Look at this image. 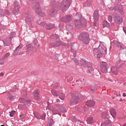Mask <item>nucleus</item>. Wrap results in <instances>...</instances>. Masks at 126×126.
Instances as JSON below:
<instances>
[{
  "instance_id": "1",
  "label": "nucleus",
  "mask_w": 126,
  "mask_h": 126,
  "mask_svg": "<svg viewBox=\"0 0 126 126\" xmlns=\"http://www.w3.org/2000/svg\"><path fill=\"white\" fill-rule=\"evenodd\" d=\"M94 53L96 55L97 57L100 59V58H102L103 55L107 54V48L103 44H100L98 48H95L94 49Z\"/></svg>"
},
{
  "instance_id": "2",
  "label": "nucleus",
  "mask_w": 126,
  "mask_h": 126,
  "mask_svg": "<svg viewBox=\"0 0 126 126\" xmlns=\"http://www.w3.org/2000/svg\"><path fill=\"white\" fill-rule=\"evenodd\" d=\"M84 100V96L79 93H75L72 95V99L70 101V104L72 106L75 105L81 101Z\"/></svg>"
},
{
  "instance_id": "3",
  "label": "nucleus",
  "mask_w": 126,
  "mask_h": 126,
  "mask_svg": "<svg viewBox=\"0 0 126 126\" xmlns=\"http://www.w3.org/2000/svg\"><path fill=\"white\" fill-rule=\"evenodd\" d=\"M71 3V0H64L60 4V9L61 10H66Z\"/></svg>"
},
{
  "instance_id": "4",
  "label": "nucleus",
  "mask_w": 126,
  "mask_h": 126,
  "mask_svg": "<svg viewBox=\"0 0 126 126\" xmlns=\"http://www.w3.org/2000/svg\"><path fill=\"white\" fill-rule=\"evenodd\" d=\"M75 24L77 28H81V27H85L87 23L86 20L84 18H81L80 20H75Z\"/></svg>"
},
{
  "instance_id": "5",
  "label": "nucleus",
  "mask_w": 126,
  "mask_h": 126,
  "mask_svg": "<svg viewBox=\"0 0 126 126\" xmlns=\"http://www.w3.org/2000/svg\"><path fill=\"white\" fill-rule=\"evenodd\" d=\"M79 40L83 42L84 44H86L87 45L88 44H89V41H90L89 34H88V33L86 32L82 33L79 35Z\"/></svg>"
},
{
  "instance_id": "6",
  "label": "nucleus",
  "mask_w": 126,
  "mask_h": 126,
  "mask_svg": "<svg viewBox=\"0 0 126 126\" xmlns=\"http://www.w3.org/2000/svg\"><path fill=\"white\" fill-rule=\"evenodd\" d=\"M51 39H55V40H57L56 43H51V47H59V46H61L62 44V42L60 41V36H59L57 34H54L51 36Z\"/></svg>"
},
{
  "instance_id": "7",
  "label": "nucleus",
  "mask_w": 126,
  "mask_h": 126,
  "mask_svg": "<svg viewBox=\"0 0 126 126\" xmlns=\"http://www.w3.org/2000/svg\"><path fill=\"white\" fill-rule=\"evenodd\" d=\"M101 118L102 119H104L105 120H106V122H104V124H102V126H106V125H105V123H106V124H107V125H111V124H110V121H109V113H108V112H103L101 114Z\"/></svg>"
},
{
  "instance_id": "8",
  "label": "nucleus",
  "mask_w": 126,
  "mask_h": 126,
  "mask_svg": "<svg viewBox=\"0 0 126 126\" xmlns=\"http://www.w3.org/2000/svg\"><path fill=\"white\" fill-rule=\"evenodd\" d=\"M40 26L44 27L47 30H51V29H53L55 27L52 24H47L45 22L41 23Z\"/></svg>"
},
{
  "instance_id": "9",
  "label": "nucleus",
  "mask_w": 126,
  "mask_h": 126,
  "mask_svg": "<svg viewBox=\"0 0 126 126\" xmlns=\"http://www.w3.org/2000/svg\"><path fill=\"white\" fill-rule=\"evenodd\" d=\"M110 10H111L112 11L114 10H116V11H118L120 14H124V8H123V6H117L116 7H111L109 8Z\"/></svg>"
},
{
  "instance_id": "10",
  "label": "nucleus",
  "mask_w": 126,
  "mask_h": 126,
  "mask_svg": "<svg viewBox=\"0 0 126 126\" xmlns=\"http://www.w3.org/2000/svg\"><path fill=\"white\" fill-rule=\"evenodd\" d=\"M114 20L117 24H121L123 21V16L122 15L117 16L114 17Z\"/></svg>"
},
{
  "instance_id": "11",
  "label": "nucleus",
  "mask_w": 126,
  "mask_h": 126,
  "mask_svg": "<svg viewBox=\"0 0 126 126\" xmlns=\"http://www.w3.org/2000/svg\"><path fill=\"white\" fill-rule=\"evenodd\" d=\"M108 64L106 63L102 62L101 65V70L102 72H103V73H106L107 71H108V67L107 66Z\"/></svg>"
},
{
  "instance_id": "12",
  "label": "nucleus",
  "mask_w": 126,
  "mask_h": 126,
  "mask_svg": "<svg viewBox=\"0 0 126 126\" xmlns=\"http://www.w3.org/2000/svg\"><path fill=\"white\" fill-rule=\"evenodd\" d=\"M15 35H16L15 32L11 33L10 35L9 36V37L4 40L3 41L4 45L5 44V43H10V41H11V39L12 38H14Z\"/></svg>"
},
{
  "instance_id": "13",
  "label": "nucleus",
  "mask_w": 126,
  "mask_h": 126,
  "mask_svg": "<svg viewBox=\"0 0 126 126\" xmlns=\"http://www.w3.org/2000/svg\"><path fill=\"white\" fill-rule=\"evenodd\" d=\"M15 35H16L15 32L11 33L10 35L9 36V37L4 40L3 41L4 45L5 44V43H10V41H11V39L12 38H14Z\"/></svg>"
},
{
  "instance_id": "14",
  "label": "nucleus",
  "mask_w": 126,
  "mask_h": 126,
  "mask_svg": "<svg viewBox=\"0 0 126 126\" xmlns=\"http://www.w3.org/2000/svg\"><path fill=\"white\" fill-rule=\"evenodd\" d=\"M71 20H72V18L70 15L64 16L61 19V21L62 22H69Z\"/></svg>"
},
{
  "instance_id": "15",
  "label": "nucleus",
  "mask_w": 126,
  "mask_h": 126,
  "mask_svg": "<svg viewBox=\"0 0 126 126\" xmlns=\"http://www.w3.org/2000/svg\"><path fill=\"white\" fill-rule=\"evenodd\" d=\"M113 44L114 46H116V47H119L120 50H124L125 49V45L122 43L119 42L117 40L113 41Z\"/></svg>"
},
{
  "instance_id": "16",
  "label": "nucleus",
  "mask_w": 126,
  "mask_h": 126,
  "mask_svg": "<svg viewBox=\"0 0 126 126\" xmlns=\"http://www.w3.org/2000/svg\"><path fill=\"white\" fill-rule=\"evenodd\" d=\"M26 21L29 26L30 28H33V25H32L31 16H29L26 18Z\"/></svg>"
},
{
  "instance_id": "17",
  "label": "nucleus",
  "mask_w": 126,
  "mask_h": 126,
  "mask_svg": "<svg viewBox=\"0 0 126 126\" xmlns=\"http://www.w3.org/2000/svg\"><path fill=\"white\" fill-rule=\"evenodd\" d=\"M94 19L95 21H98L99 20V10H96L94 13Z\"/></svg>"
},
{
  "instance_id": "18",
  "label": "nucleus",
  "mask_w": 126,
  "mask_h": 126,
  "mask_svg": "<svg viewBox=\"0 0 126 126\" xmlns=\"http://www.w3.org/2000/svg\"><path fill=\"white\" fill-rule=\"evenodd\" d=\"M35 11L37 14H40L41 15L42 14V9H41V7H40V4H36Z\"/></svg>"
},
{
  "instance_id": "19",
  "label": "nucleus",
  "mask_w": 126,
  "mask_h": 126,
  "mask_svg": "<svg viewBox=\"0 0 126 126\" xmlns=\"http://www.w3.org/2000/svg\"><path fill=\"white\" fill-rule=\"evenodd\" d=\"M14 4V9L13 11L14 13H16V12L19 11V3L17 1H15Z\"/></svg>"
},
{
  "instance_id": "20",
  "label": "nucleus",
  "mask_w": 126,
  "mask_h": 126,
  "mask_svg": "<svg viewBox=\"0 0 126 126\" xmlns=\"http://www.w3.org/2000/svg\"><path fill=\"white\" fill-rule=\"evenodd\" d=\"M81 63H82V64L84 65V66H88V67H91V66H92L91 63L82 60V61H81Z\"/></svg>"
},
{
  "instance_id": "21",
  "label": "nucleus",
  "mask_w": 126,
  "mask_h": 126,
  "mask_svg": "<svg viewBox=\"0 0 126 126\" xmlns=\"http://www.w3.org/2000/svg\"><path fill=\"white\" fill-rule=\"evenodd\" d=\"M124 64V63H123V61L121 60H118L116 62V63L115 65L116 67L117 68H120V67Z\"/></svg>"
},
{
  "instance_id": "22",
  "label": "nucleus",
  "mask_w": 126,
  "mask_h": 126,
  "mask_svg": "<svg viewBox=\"0 0 126 126\" xmlns=\"http://www.w3.org/2000/svg\"><path fill=\"white\" fill-rule=\"evenodd\" d=\"M86 106L89 107H93L95 105V101L93 100H89L86 102Z\"/></svg>"
},
{
  "instance_id": "23",
  "label": "nucleus",
  "mask_w": 126,
  "mask_h": 126,
  "mask_svg": "<svg viewBox=\"0 0 126 126\" xmlns=\"http://www.w3.org/2000/svg\"><path fill=\"white\" fill-rule=\"evenodd\" d=\"M110 113L113 118H116L117 113L116 112V110L115 109L112 108L111 109H110Z\"/></svg>"
},
{
  "instance_id": "24",
  "label": "nucleus",
  "mask_w": 126,
  "mask_h": 126,
  "mask_svg": "<svg viewBox=\"0 0 126 126\" xmlns=\"http://www.w3.org/2000/svg\"><path fill=\"white\" fill-rule=\"evenodd\" d=\"M36 118L38 120H44L46 118V114H43L42 116H40V114L36 115Z\"/></svg>"
},
{
  "instance_id": "25",
  "label": "nucleus",
  "mask_w": 126,
  "mask_h": 126,
  "mask_svg": "<svg viewBox=\"0 0 126 126\" xmlns=\"http://www.w3.org/2000/svg\"><path fill=\"white\" fill-rule=\"evenodd\" d=\"M118 69L117 67L115 68V67H112L111 68V71H112L113 73L114 74H118L119 73V71L118 70Z\"/></svg>"
},
{
  "instance_id": "26",
  "label": "nucleus",
  "mask_w": 126,
  "mask_h": 126,
  "mask_svg": "<svg viewBox=\"0 0 126 126\" xmlns=\"http://www.w3.org/2000/svg\"><path fill=\"white\" fill-rule=\"evenodd\" d=\"M27 50L28 52H30V51H33L34 48L33 47V46H32L31 44H29L28 45H27Z\"/></svg>"
},
{
  "instance_id": "27",
  "label": "nucleus",
  "mask_w": 126,
  "mask_h": 126,
  "mask_svg": "<svg viewBox=\"0 0 126 126\" xmlns=\"http://www.w3.org/2000/svg\"><path fill=\"white\" fill-rule=\"evenodd\" d=\"M57 107L59 108V110L61 111V112H63V113H66V110L63 108L62 106L57 105Z\"/></svg>"
},
{
  "instance_id": "28",
  "label": "nucleus",
  "mask_w": 126,
  "mask_h": 126,
  "mask_svg": "<svg viewBox=\"0 0 126 126\" xmlns=\"http://www.w3.org/2000/svg\"><path fill=\"white\" fill-rule=\"evenodd\" d=\"M110 23H108L107 21H104L103 22V28H105V27H110Z\"/></svg>"
},
{
  "instance_id": "29",
  "label": "nucleus",
  "mask_w": 126,
  "mask_h": 126,
  "mask_svg": "<svg viewBox=\"0 0 126 126\" xmlns=\"http://www.w3.org/2000/svg\"><path fill=\"white\" fill-rule=\"evenodd\" d=\"M51 93L53 94V95H54V96H56V97H58V96H59V94H60V92H57L54 90H52L51 91Z\"/></svg>"
},
{
  "instance_id": "30",
  "label": "nucleus",
  "mask_w": 126,
  "mask_h": 126,
  "mask_svg": "<svg viewBox=\"0 0 126 126\" xmlns=\"http://www.w3.org/2000/svg\"><path fill=\"white\" fill-rule=\"evenodd\" d=\"M58 96L61 100H64V98H65V95L63 93H59Z\"/></svg>"
},
{
  "instance_id": "31",
  "label": "nucleus",
  "mask_w": 126,
  "mask_h": 126,
  "mask_svg": "<svg viewBox=\"0 0 126 126\" xmlns=\"http://www.w3.org/2000/svg\"><path fill=\"white\" fill-rule=\"evenodd\" d=\"M20 102H21V103H29V104H30V101L29 100H26L25 99L23 98H21L20 99Z\"/></svg>"
},
{
  "instance_id": "32",
  "label": "nucleus",
  "mask_w": 126,
  "mask_h": 126,
  "mask_svg": "<svg viewBox=\"0 0 126 126\" xmlns=\"http://www.w3.org/2000/svg\"><path fill=\"white\" fill-rule=\"evenodd\" d=\"M88 123H89L90 124H93L94 123V120H93V117H89L87 119Z\"/></svg>"
},
{
  "instance_id": "33",
  "label": "nucleus",
  "mask_w": 126,
  "mask_h": 126,
  "mask_svg": "<svg viewBox=\"0 0 126 126\" xmlns=\"http://www.w3.org/2000/svg\"><path fill=\"white\" fill-rule=\"evenodd\" d=\"M55 12H56V10L55 9H51L49 11V15H53Z\"/></svg>"
},
{
  "instance_id": "34",
  "label": "nucleus",
  "mask_w": 126,
  "mask_h": 126,
  "mask_svg": "<svg viewBox=\"0 0 126 126\" xmlns=\"http://www.w3.org/2000/svg\"><path fill=\"white\" fill-rule=\"evenodd\" d=\"M91 4V3L90 2V1L87 0V1L84 4V5L85 6H89Z\"/></svg>"
},
{
  "instance_id": "35",
  "label": "nucleus",
  "mask_w": 126,
  "mask_h": 126,
  "mask_svg": "<svg viewBox=\"0 0 126 126\" xmlns=\"http://www.w3.org/2000/svg\"><path fill=\"white\" fill-rule=\"evenodd\" d=\"M33 96L38 95H39V91H38L37 90L34 91L33 93Z\"/></svg>"
},
{
  "instance_id": "36",
  "label": "nucleus",
  "mask_w": 126,
  "mask_h": 126,
  "mask_svg": "<svg viewBox=\"0 0 126 126\" xmlns=\"http://www.w3.org/2000/svg\"><path fill=\"white\" fill-rule=\"evenodd\" d=\"M19 51L17 50V49H15L14 51V52L13 53V55L14 56H17V55H18V52Z\"/></svg>"
},
{
  "instance_id": "37",
  "label": "nucleus",
  "mask_w": 126,
  "mask_h": 126,
  "mask_svg": "<svg viewBox=\"0 0 126 126\" xmlns=\"http://www.w3.org/2000/svg\"><path fill=\"white\" fill-rule=\"evenodd\" d=\"M16 113V112L15 111H12L10 113V117H13V116H14V115H15Z\"/></svg>"
},
{
  "instance_id": "38",
  "label": "nucleus",
  "mask_w": 126,
  "mask_h": 126,
  "mask_svg": "<svg viewBox=\"0 0 126 126\" xmlns=\"http://www.w3.org/2000/svg\"><path fill=\"white\" fill-rule=\"evenodd\" d=\"M33 97H34V98L35 99V100H40V99H41V98L40 97V96L39 95H35Z\"/></svg>"
},
{
  "instance_id": "39",
  "label": "nucleus",
  "mask_w": 126,
  "mask_h": 126,
  "mask_svg": "<svg viewBox=\"0 0 126 126\" xmlns=\"http://www.w3.org/2000/svg\"><path fill=\"white\" fill-rule=\"evenodd\" d=\"M23 47V45L22 44H20V45L18 46V47H17L16 49H17L18 51H19V50H20L21 49H22V47Z\"/></svg>"
},
{
  "instance_id": "40",
  "label": "nucleus",
  "mask_w": 126,
  "mask_h": 126,
  "mask_svg": "<svg viewBox=\"0 0 126 126\" xmlns=\"http://www.w3.org/2000/svg\"><path fill=\"white\" fill-rule=\"evenodd\" d=\"M71 51L72 53L74 54V57H76V51H75V50H74V49H72Z\"/></svg>"
},
{
  "instance_id": "41",
  "label": "nucleus",
  "mask_w": 126,
  "mask_h": 126,
  "mask_svg": "<svg viewBox=\"0 0 126 126\" xmlns=\"http://www.w3.org/2000/svg\"><path fill=\"white\" fill-rule=\"evenodd\" d=\"M108 20L109 22H112V21H113V18L111 17V16H108Z\"/></svg>"
},
{
  "instance_id": "42",
  "label": "nucleus",
  "mask_w": 126,
  "mask_h": 126,
  "mask_svg": "<svg viewBox=\"0 0 126 126\" xmlns=\"http://www.w3.org/2000/svg\"><path fill=\"white\" fill-rule=\"evenodd\" d=\"M74 61L76 63V65H79V62H78V61L76 59H74Z\"/></svg>"
},
{
  "instance_id": "43",
  "label": "nucleus",
  "mask_w": 126,
  "mask_h": 126,
  "mask_svg": "<svg viewBox=\"0 0 126 126\" xmlns=\"http://www.w3.org/2000/svg\"><path fill=\"white\" fill-rule=\"evenodd\" d=\"M10 56V54L9 53H7L6 54L4 55V59H6V58H8Z\"/></svg>"
},
{
  "instance_id": "44",
  "label": "nucleus",
  "mask_w": 126,
  "mask_h": 126,
  "mask_svg": "<svg viewBox=\"0 0 126 126\" xmlns=\"http://www.w3.org/2000/svg\"><path fill=\"white\" fill-rule=\"evenodd\" d=\"M52 112H53V113H54L55 114H59V111L58 110H56L55 108L53 109Z\"/></svg>"
},
{
  "instance_id": "45",
  "label": "nucleus",
  "mask_w": 126,
  "mask_h": 126,
  "mask_svg": "<svg viewBox=\"0 0 126 126\" xmlns=\"http://www.w3.org/2000/svg\"><path fill=\"white\" fill-rule=\"evenodd\" d=\"M95 91H96V87L95 86L92 87L91 91H92V92H94Z\"/></svg>"
},
{
  "instance_id": "46",
  "label": "nucleus",
  "mask_w": 126,
  "mask_h": 126,
  "mask_svg": "<svg viewBox=\"0 0 126 126\" xmlns=\"http://www.w3.org/2000/svg\"><path fill=\"white\" fill-rule=\"evenodd\" d=\"M20 118H21L22 120H23L25 118V116H24V115L21 114L20 115Z\"/></svg>"
},
{
  "instance_id": "47",
  "label": "nucleus",
  "mask_w": 126,
  "mask_h": 126,
  "mask_svg": "<svg viewBox=\"0 0 126 126\" xmlns=\"http://www.w3.org/2000/svg\"><path fill=\"white\" fill-rule=\"evenodd\" d=\"M72 119H73V120H72L73 122H76V119H75V117H71L70 119L71 120Z\"/></svg>"
},
{
  "instance_id": "48",
  "label": "nucleus",
  "mask_w": 126,
  "mask_h": 126,
  "mask_svg": "<svg viewBox=\"0 0 126 126\" xmlns=\"http://www.w3.org/2000/svg\"><path fill=\"white\" fill-rule=\"evenodd\" d=\"M5 12L7 14H8V15H10V12H9L8 10H6Z\"/></svg>"
},
{
  "instance_id": "49",
  "label": "nucleus",
  "mask_w": 126,
  "mask_h": 126,
  "mask_svg": "<svg viewBox=\"0 0 126 126\" xmlns=\"http://www.w3.org/2000/svg\"><path fill=\"white\" fill-rule=\"evenodd\" d=\"M11 92H16V89H13L11 90Z\"/></svg>"
},
{
  "instance_id": "50",
  "label": "nucleus",
  "mask_w": 126,
  "mask_h": 126,
  "mask_svg": "<svg viewBox=\"0 0 126 126\" xmlns=\"http://www.w3.org/2000/svg\"><path fill=\"white\" fill-rule=\"evenodd\" d=\"M3 75H4V73H3V72H1L0 73V76H3Z\"/></svg>"
},
{
  "instance_id": "51",
  "label": "nucleus",
  "mask_w": 126,
  "mask_h": 126,
  "mask_svg": "<svg viewBox=\"0 0 126 126\" xmlns=\"http://www.w3.org/2000/svg\"><path fill=\"white\" fill-rule=\"evenodd\" d=\"M123 96H124V97H126V93H123Z\"/></svg>"
},
{
  "instance_id": "52",
  "label": "nucleus",
  "mask_w": 126,
  "mask_h": 126,
  "mask_svg": "<svg viewBox=\"0 0 126 126\" xmlns=\"http://www.w3.org/2000/svg\"><path fill=\"white\" fill-rule=\"evenodd\" d=\"M96 24H97V23H96V22H94V26H96Z\"/></svg>"
},
{
  "instance_id": "53",
  "label": "nucleus",
  "mask_w": 126,
  "mask_h": 126,
  "mask_svg": "<svg viewBox=\"0 0 126 126\" xmlns=\"http://www.w3.org/2000/svg\"><path fill=\"white\" fill-rule=\"evenodd\" d=\"M72 79H73V78L72 77L69 78V80H72Z\"/></svg>"
},
{
  "instance_id": "54",
  "label": "nucleus",
  "mask_w": 126,
  "mask_h": 126,
  "mask_svg": "<svg viewBox=\"0 0 126 126\" xmlns=\"http://www.w3.org/2000/svg\"><path fill=\"white\" fill-rule=\"evenodd\" d=\"M117 1H118V2H120V1H121V0H116Z\"/></svg>"
},
{
  "instance_id": "55",
  "label": "nucleus",
  "mask_w": 126,
  "mask_h": 126,
  "mask_svg": "<svg viewBox=\"0 0 126 126\" xmlns=\"http://www.w3.org/2000/svg\"><path fill=\"white\" fill-rule=\"evenodd\" d=\"M123 126H126V123L124 124Z\"/></svg>"
},
{
  "instance_id": "56",
  "label": "nucleus",
  "mask_w": 126,
  "mask_h": 126,
  "mask_svg": "<svg viewBox=\"0 0 126 126\" xmlns=\"http://www.w3.org/2000/svg\"><path fill=\"white\" fill-rule=\"evenodd\" d=\"M57 102H60V99H57Z\"/></svg>"
},
{
  "instance_id": "57",
  "label": "nucleus",
  "mask_w": 126,
  "mask_h": 126,
  "mask_svg": "<svg viewBox=\"0 0 126 126\" xmlns=\"http://www.w3.org/2000/svg\"><path fill=\"white\" fill-rule=\"evenodd\" d=\"M0 16H1V12H0Z\"/></svg>"
},
{
  "instance_id": "58",
  "label": "nucleus",
  "mask_w": 126,
  "mask_h": 126,
  "mask_svg": "<svg viewBox=\"0 0 126 126\" xmlns=\"http://www.w3.org/2000/svg\"><path fill=\"white\" fill-rule=\"evenodd\" d=\"M1 64H3V62H2L1 63H0Z\"/></svg>"
},
{
  "instance_id": "59",
  "label": "nucleus",
  "mask_w": 126,
  "mask_h": 126,
  "mask_svg": "<svg viewBox=\"0 0 126 126\" xmlns=\"http://www.w3.org/2000/svg\"><path fill=\"white\" fill-rule=\"evenodd\" d=\"M71 85H72V86H74V85H73V84H72Z\"/></svg>"
},
{
  "instance_id": "60",
  "label": "nucleus",
  "mask_w": 126,
  "mask_h": 126,
  "mask_svg": "<svg viewBox=\"0 0 126 126\" xmlns=\"http://www.w3.org/2000/svg\"><path fill=\"white\" fill-rule=\"evenodd\" d=\"M24 94H26V92H25V93Z\"/></svg>"
},
{
  "instance_id": "61",
  "label": "nucleus",
  "mask_w": 126,
  "mask_h": 126,
  "mask_svg": "<svg viewBox=\"0 0 126 126\" xmlns=\"http://www.w3.org/2000/svg\"><path fill=\"white\" fill-rule=\"evenodd\" d=\"M120 101H122V98H121V99L119 100Z\"/></svg>"
},
{
  "instance_id": "62",
  "label": "nucleus",
  "mask_w": 126,
  "mask_h": 126,
  "mask_svg": "<svg viewBox=\"0 0 126 126\" xmlns=\"http://www.w3.org/2000/svg\"><path fill=\"white\" fill-rule=\"evenodd\" d=\"M78 111H80V109H78Z\"/></svg>"
},
{
  "instance_id": "63",
  "label": "nucleus",
  "mask_w": 126,
  "mask_h": 126,
  "mask_svg": "<svg viewBox=\"0 0 126 126\" xmlns=\"http://www.w3.org/2000/svg\"><path fill=\"white\" fill-rule=\"evenodd\" d=\"M67 82H69V81H68V80H67Z\"/></svg>"
},
{
  "instance_id": "64",
  "label": "nucleus",
  "mask_w": 126,
  "mask_h": 126,
  "mask_svg": "<svg viewBox=\"0 0 126 126\" xmlns=\"http://www.w3.org/2000/svg\"><path fill=\"white\" fill-rule=\"evenodd\" d=\"M22 92H23V93L24 92V91H23Z\"/></svg>"
}]
</instances>
